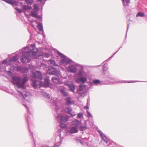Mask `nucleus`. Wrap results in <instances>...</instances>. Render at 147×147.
<instances>
[{
    "label": "nucleus",
    "instance_id": "obj_49",
    "mask_svg": "<svg viewBox=\"0 0 147 147\" xmlns=\"http://www.w3.org/2000/svg\"><path fill=\"white\" fill-rule=\"evenodd\" d=\"M43 0H37V1L38 2H41Z\"/></svg>",
    "mask_w": 147,
    "mask_h": 147
},
{
    "label": "nucleus",
    "instance_id": "obj_47",
    "mask_svg": "<svg viewBox=\"0 0 147 147\" xmlns=\"http://www.w3.org/2000/svg\"><path fill=\"white\" fill-rule=\"evenodd\" d=\"M84 108H85V109H89V107H88V106H87V105L85 106L84 107Z\"/></svg>",
    "mask_w": 147,
    "mask_h": 147
},
{
    "label": "nucleus",
    "instance_id": "obj_6",
    "mask_svg": "<svg viewBox=\"0 0 147 147\" xmlns=\"http://www.w3.org/2000/svg\"><path fill=\"white\" fill-rule=\"evenodd\" d=\"M57 53L62 58L60 62L61 65H63L65 67V66H67V64H70L72 63L73 61L71 59L59 51H57Z\"/></svg>",
    "mask_w": 147,
    "mask_h": 147
},
{
    "label": "nucleus",
    "instance_id": "obj_13",
    "mask_svg": "<svg viewBox=\"0 0 147 147\" xmlns=\"http://www.w3.org/2000/svg\"><path fill=\"white\" fill-rule=\"evenodd\" d=\"M48 73L50 75H54L58 77H60L61 76L60 71L57 70L56 69H53L52 70H50L48 71Z\"/></svg>",
    "mask_w": 147,
    "mask_h": 147
},
{
    "label": "nucleus",
    "instance_id": "obj_21",
    "mask_svg": "<svg viewBox=\"0 0 147 147\" xmlns=\"http://www.w3.org/2000/svg\"><path fill=\"white\" fill-rule=\"evenodd\" d=\"M72 110L71 108L67 107L65 109V111L67 113L70 115L71 116L74 117L75 115V114L74 113H71Z\"/></svg>",
    "mask_w": 147,
    "mask_h": 147
},
{
    "label": "nucleus",
    "instance_id": "obj_56",
    "mask_svg": "<svg viewBox=\"0 0 147 147\" xmlns=\"http://www.w3.org/2000/svg\"><path fill=\"white\" fill-rule=\"evenodd\" d=\"M108 81H109L110 82H111L109 80H108Z\"/></svg>",
    "mask_w": 147,
    "mask_h": 147
},
{
    "label": "nucleus",
    "instance_id": "obj_52",
    "mask_svg": "<svg viewBox=\"0 0 147 147\" xmlns=\"http://www.w3.org/2000/svg\"><path fill=\"white\" fill-rule=\"evenodd\" d=\"M32 133L31 132V134H30V135L31 136L32 135Z\"/></svg>",
    "mask_w": 147,
    "mask_h": 147
},
{
    "label": "nucleus",
    "instance_id": "obj_3",
    "mask_svg": "<svg viewBox=\"0 0 147 147\" xmlns=\"http://www.w3.org/2000/svg\"><path fill=\"white\" fill-rule=\"evenodd\" d=\"M32 78L31 79L32 81L31 85L35 88H39L42 86L43 84V82L40 81H37L36 80L37 78L40 80H42L43 79L41 73L39 71H37L33 73L32 76Z\"/></svg>",
    "mask_w": 147,
    "mask_h": 147
},
{
    "label": "nucleus",
    "instance_id": "obj_37",
    "mask_svg": "<svg viewBox=\"0 0 147 147\" xmlns=\"http://www.w3.org/2000/svg\"><path fill=\"white\" fill-rule=\"evenodd\" d=\"M103 71H107V65L105 64H104V65L103 66Z\"/></svg>",
    "mask_w": 147,
    "mask_h": 147
},
{
    "label": "nucleus",
    "instance_id": "obj_5",
    "mask_svg": "<svg viewBox=\"0 0 147 147\" xmlns=\"http://www.w3.org/2000/svg\"><path fill=\"white\" fill-rule=\"evenodd\" d=\"M78 74L80 76L76 78V81L77 83L79 84L81 82L84 83L87 81V74L83 70H80L78 73Z\"/></svg>",
    "mask_w": 147,
    "mask_h": 147
},
{
    "label": "nucleus",
    "instance_id": "obj_59",
    "mask_svg": "<svg viewBox=\"0 0 147 147\" xmlns=\"http://www.w3.org/2000/svg\"><path fill=\"white\" fill-rule=\"evenodd\" d=\"M88 102H87V104H88Z\"/></svg>",
    "mask_w": 147,
    "mask_h": 147
},
{
    "label": "nucleus",
    "instance_id": "obj_26",
    "mask_svg": "<svg viewBox=\"0 0 147 147\" xmlns=\"http://www.w3.org/2000/svg\"><path fill=\"white\" fill-rule=\"evenodd\" d=\"M16 69L17 70L19 71L20 72H22V71H23V70H25L26 71H27V69L26 68H23V67H17Z\"/></svg>",
    "mask_w": 147,
    "mask_h": 147
},
{
    "label": "nucleus",
    "instance_id": "obj_36",
    "mask_svg": "<svg viewBox=\"0 0 147 147\" xmlns=\"http://www.w3.org/2000/svg\"><path fill=\"white\" fill-rule=\"evenodd\" d=\"M86 112L87 113L88 117H92V115L90 113L89 111L88 110H87Z\"/></svg>",
    "mask_w": 147,
    "mask_h": 147
},
{
    "label": "nucleus",
    "instance_id": "obj_50",
    "mask_svg": "<svg viewBox=\"0 0 147 147\" xmlns=\"http://www.w3.org/2000/svg\"><path fill=\"white\" fill-rule=\"evenodd\" d=\"M135 82L134 81H131V82H127L128 83H131V82Z\"/></svg>",
    "mask_w": 147,
    "mask_h": 147
},
{
    "label": "nucleus",
    "instance_id": "obj_31",
    "mask_svg": "<svg viewBox=\"0 0 147 147\" xmlns=\"http://www.w3.org/2000/svg\"><path fill=\"white\" fill-rule=\"evenodd\" d=\"M52 80L53 82L56 83H59V80L58 78L56 77H53L52 78Z\"/></svg>",
    "mask_w": 147,
    "mask_h": 147
},
{
    "label": "nucleus",
    "instance_id": "obj_29",
    "mask_svg": "<svg viewBox=\"0 0 147 147\" xmlns=\"http://www.w3.org/2000/svg\"><path fill=\"white\" fill-rule=\"evenodd\" d=\"M37 27L39 29V31H43V26L40 23H38V26Z\"/></svg>",
    "mask_w": 147,
    "mask_h": 147
},
{
    "label": "nucleus",
    "instance_id": "obj_41",
    "mask_svg": "<svg viewBox=\"0 0 147 147\" xmlns=\"http://www.w3.org/2000/svg\"><path fill=\"white\" fill-rule=\"evenodd\" d=\"M25 1L28 4L31 3L32 2V0H25Z\"/></svg>",
    "mask_w": 147,
    "mask_h": 147
},
{
    "label": "nucleus",
    "instance_id": "obj_39",
    "mask_svg": "<svg viewBox=\"0 0 147 147\" xmlns=\"http://www.w3.org/2000/svg\"><path fill=\"white\" fill-rule=\"evenodd\" d=\"M77 116L78 118H80L83 117V114L82 113H79L78 114Z\"/></svg>",
    "mask_w": 147,
    "mask_h": 147
},
{
    "label": "nucleus",
    "instance_id": "obj_34",
    "mask_svg": "<svg viewBox=\"0 0 147 147\" xmlns=\"http://www.w3.org/2000/svg\"><path fill=\"white\" fill-rule=\"evenodd\" d=\"M76 142L78 143H79L80 144L82 145H83L84 143L82 141V140L80 139H76Z\"/></svg>",
    "mask_w": 147,
    "mask_h": 147
},
{
    "label": "nucleus",
    "instance_id": "obj_27",
    "mask_svg": "<svg viewBox=\"0 0 147 147\" xmlns=\"http://www.w3.org/2000/svg\"><path fill=\"white\" fill-rule=\"evenodd\" d=\"M18 59V56L17 55L11 58L10 60L11 62H14L17 60Z\"/></svg>",
    "mask_w": 147,
    "mask_h": 147
},
{
    "label": "nucleus",
    "instance_id": "obj_43",
    "mask_svg": "<svg viewBox=\"0 0 147 147\" xmlns=\"http://www.w3.org/2000/svg\"><path fill=\"white\" fill-rule=\"evenodd\" d=\"M40 147H50L48 145H43L42 146H41Z\"/></svg>",
    "mask_w": 147,
    "mask_h": 147
},
{
    "label": "nucleus",
    "instance_id": "obj_57",
    "mask_svg": "<svg viewBox=\"0 0 147 147\" xmlns=\"http://www.w3.org/2000/svg\"><path fill=\"white\" fill-rule=\"evenodd\" d=\"M53 101H54V100H53Z\"/></svg>",
    "mask_w": 147,
    "mask_h": 147
},
{
    "label": "nucleus",
    "instance_id": "obj_40",
    "mask_svg": "<svg viewBox=\"0 0 147 147\" xmlns=\"http://www.w3.org/2000/svg\"><path fill=\"white\" fill-rule=\"evenodd\" d=\"M23 68H26L27 69V71H26L25 70H23V71H22V73H26L28 72V69L27 68V67H23Z\"/></svg>",
    "mask_w": 147,
    "mask_h": 147
},
{
    "label": "nucleus",
    "instance_id": "obj_51",
    "mask_svg": "<svg viewBox=\"0 0 147 147\" xmlns=\"http://www.w3.org/2000/svg\"><path fill=\"white\" fill-rule=\"evenodd\" d=\"M121 83H125V82H125V81H121Z\"/></svg>",
    "mask_w": 147,
    "mask_h": 147
},
{
    "label": "nucleus",
    "instance_id": "obj_33",
    "mask_svg": "<svg viewBox=\"0 0 147 147\" xmlns=\"http://www.w3.org/2000/svg\"><path fill=\"white\" fill-rule=\"evenodd\" d=\"M33 10H36L38 11L39 10V8L38 5L36 4H34V9Z\"/></svg>",
    "mask_w": 147,
    "mask_h": 147
},
{
    "label": "nucleus",
    "instance_id": "obj_32",
    "mask_svg": "<svg viewBox=\"0 0 147 147\" xmlns=\"http://www.w3.org/2000/svg\"><path fill=\"white\" fill-rule=\"evenodd\" d=\"M145 16L144 13H143L142 12H139L137 13V14L136 15V17H138V16H140V17H144Z\"/></svg>",
    "mask_w": 147,
    "mask_h": 147
},
{
    "label": "nucleus",
    "instance_id": "obj_45",
    "mask_svg": "<svg viewBox=\"0 0 147 147\" xmlns=\"http://www.w3.org/2000/svg\"><path fill=\"white\" fill-rule=\"evenodd\" d=\"M67 104H70L73 103L74 102H67Z\"/></svg>",
    "mask_w": 147,
    "mask_h": 147
},
{
    "label": "nucleus",
    "instance_id": "obj_38",
    "mask_svg": "<svg viewBox=\"0 0 147 147\" xmlns=\"http://www.w3.org/2000/svg\"><path fill=\"white\" fill-rule=\"evenodd\" d=\"M15 9L19 13H21L22 12V10L20 9H19L17 8H15Z\"/></svg>",
    "mask_w": 147,
    "mask_h": 147
},
{
    "label": "nucleus",
    "instance_id": "obj_53",
    "mask_svg": "<svg viewBox=\"0 0 147 147\" xmlns=\"http://www.w3.org/2000/svg\"><path fill=\"white\" fill-rule=\"evenodd\" d=\"M28 20L29 21H30V22L31 21V20H30L28 18Z\"/></svg>",
    "mask_w": 147,
    "mask_h": 147
},
{
    "label": "nucleus",
    "instance_id": "obj_11",
    "mask_svg": "<svg viewBox=\"0 0 147 147\" xmlns=\"http://www.w3.org/2000/svg\"><path fill=\"white\" fill-rule=\"evenodd\" d=\"M66 130L67 133L71 134L76 133L78 132L77 128L73 126L69 127L66 128Z\"/></svg>",
    "mask_w": 147,
    "mask_h": 147
},
{
    "label": "nucleus",
    "instance_id": "obj_14",
    "mask_svg": "<svg viewBox=\"0 0 147 147\" xmlns=\"http://www.w3.org/2000/svg\"><path fill=\"white\" fill-rule=\"evenodd\" d=\"M98 131L102 140L104 141L107 144L108 143L109 141V140L108 138L101 130H98Z\"/></svg>",
    "mask_w": 147,
    "mask_h": 147
},
{
    "label": "nucleus",
    "instance_id": "obj_19",
    "mask_svg": "<svg viewBox=\"0 0 147 147\" xmlns=\"http://www.w3.org/2000/svg\"><path fill=\"white\" fill-rule=\"evenodd\" d=\"M86 123V122L85 121L84 122V126L82 125V124L78 128L81 131H85L87 129Z\"/></svg>",
    "mask_w": 147,
    "mask_h": 147
},
{
    "label": "nucleus",
    "instance_id": "obj_18",
    "mask_svg": "<svg viewBox=\"0 0 147 147\" xmlns=\"http://www.w3.org/2000/svg\"><path fill=\"white\" fill-rule=\"evenodd\" d=\"M6 3L11 5L13 6L16 5L18 4V2L16 0H3Z\"/></svg>",
    "mask_w": 147,
    "mask_h": 147
},
{
    "label": "nucleus",
    "instance_id": "obj_16",
    "mask_svg": "<svg viewBox=\"0 0 147 147\" xmlns=\"http://www.w3.org/2000/svg\"><path fill=\"white\" fill-rule=\"evenodd\" d=\"M65 85L68 86L70 90L72 92H74L75 86L73 83L71 81H68L65 83Z\"/></svg>",
    "mask_w": 147,
    "mask_h": 147
},
{
    "label": "nucleus",
    "instance_id": "obj_25",
    "mask_svg": "<svg viewBox=\"0 0 147 147\" xmlns=\"http://www.w3.org/2000/svg\"><path fill=\"white\" fill-rule=\"evenodd\" d=\"M60 92L64 96H67L68 94L67 93L65 92V89L63 88L60 89Z\"/></svg>",
    "mask_w": 147,
    "mask_h": 147
},
{
    "label": "nucleus",
    "instance_id": "obj_12",
    "mask_svg": "<svg viewBox=\"0 0 147 147\" xmlns=\"http://www.w3.org/2000/svg\"><path fill=\"white\" fill-rule=\"evenodd\" d=\"M55 143L54 144V147H59L61 144L62 142V138L60 135L57 136L55 139Z\"/></svg>",
    "mask_w": 147,
    "mask_h": 147
},
{
    "label": "nucleus",
    "instance_id": "obj_54",
    "mask_svg": "<svg viewBox=\"0 0 147 147\" xmlns=\"http://www.w3.org/2000/svg\"><path fill=\"white\" fill-rule=\"evenodd\" d=\"M7 72L9 73H10L11 72H10V71H8Z\"/></svg>",
    "mask_w": 147,
    "mask_h": 147
},
{
    "label": "nucleus",
    "instance_id": "obj_24",
    "mask_svg": "<svg viewBox=\"0 0 147 147\" xmlns=\"http://www.w3.org/2000/svg\"><path fill=\"white\" fill-rule=\"evenodd\" d=\"M22 8L24 10L28 11L30 10L31 9V6H30L26 5H23Z\"/></svg>",
    "mask_w": 147,
    "mask_h": 147
},
{
    "label": "nucleus",
    "instance_id": "obj_15",
    "mask_svg": "<svg viewBox=\"0 0 147 147\" xmlns=\"http://www.w3.org/2000/svg\"><path fill=\"white\" fill-rule=\"evenodd\" d=\"M71 124L73 126L75 127H76L78 128L82 124V123L80 121L77 119H75L72 121Z\"/></svg>",
    "mask_w": 147,
    "mask_h": 147
},
{
    "label": "nucleus",
    "instance_id": "obj_44",
    "mask_svg": "<svg viewBox=\"0 0 147 147\" xmlns=\"http://www.w3.org/2000/svg\"><path fill=\"white\" fill-rule=\"evenodd\" d=\"M118 51H117L116 52H115V53H114V54H113V55L111 57H110L109 59H111V58H112L113 57V56H114V55L115 54H116L118 52Z\"/></svg>",
    "mask_w": 147,
    "mask_h": 147
},
{
    "label": "nucleus",
    "instance_id": "obj_35",
    "mask_svg": "<svg viewBox=\"0 0 147 147\" xmlns=\"http://www.w3.org/2000/svg\"><path fill=\"white\" fill-rule=\"evenodd\" d=\"M33 22H35L36 23H37V20H33L31 22V25L35 29V30H36V29L35 28L34 26V24L33 23Z\"/></svg>",
    "mask_w": 147,
    "mask_h": 147
},
{
    "label": "nucleus",
    "instance_id": "obj_30",
    "mask_svg": "<svg viewBox=\"0 0 147 147\" xmlns=\"http://www.w3.org/2000/svg\"><path fill=\"white\" fill-rule=\"evenodd\" d=\"M49 63L52 65L56 66H57V65L55 63V61L51 59L49 60Z\"/></svg>",
    "mask_w": 147,
    "mask_h": 147
},
{
    "label": "nucleus",
    "instance_id": "obj_48",
    "mask_svg": "<svg viewBox=\"0 0 147 147\" xmlns=\"http://www.w3.org/2000/svg\"><path fill=\"white\" fill-rule=\"evenodd\" d=\"M129 25H128V26H127V31H126V33H127V30H128V28H129Z\"/></svg>",
    "mask_w": 147,
    "mask_h": 147
},
{
    "label": "nucleus",
    "instance_id": "obj_20",
    "mask_svg": "<svg viewBox=\"0 0 147 147\" xmlns=\"http://www.w3.org/2000/svg\"><path fill=\"white\" fill-rule=\"evenodd\" d=\"M25 117L27 123L29 127L30 124L33 121V119L30 117L28 115H25Z\"/></svg>",
    "mask_w": 147,
    "mask_h": 147
},
{
    "label": "nucleus",
    "instance_id": "obj_9",
    "mask_svg": "<svg viewBox=\"0 0 147 147\" xmlns=\"http://www.w3.org/2000/svg\"><path fill=\"white\" fill-rule=\"evenodd\" d=\"M21 104L27 109V112L28 114L30 115H32V113H31L29 109L31 108V102H21Z\"/></svg>",
    "mask_w": 147,
    "mask_h": 147
},
{
    "label": "nucleus",
    "instance_id": "obj_23",
    "mask_svg": "<svg viewBox=\"0 0 147 147\" xmlns=\"http://www.w3.org/2000/svg\"><path fill=\"white\" fill-rule=\"evenodd\" d=\"M44 86L45 87H48L49 85V78H47L45 79Z\"/></svg>",
    "mask_w": 147,
    "mask_h": 147
},
{
    "label": "nucleus",
    "instance_id": "obj_58",
    "mask_svg": "<svg viewBox=\"0 0 147 147\" xmlns=\"http://www.w3.org/2000/svg\"><path fill=\"white\" fill-rule=\"evenodd\" d=\"M29 131H30V129H29Z\"/></svg>",
    "mask_w": 147,
    "mask_h": 147
},
{
    "label": "nucleus",
    "instance_id": "obj_17",
    "mask_svg": "<svg viewBox=\"0 0 147 147\" xmlns=\"http://www.w3.org/2000/svg\"><path fill=\"white\" fill-rule=\"evenodd\" d=\"M38 11L32 9L30 12V15L33 17L36 18L37 19H40L41 17L40 16L38 15Z\"/></svg>",
    "mask_w": 147,
    "mask_h": 147
},
{
    "label": "nucleus",
    "instance_id": "obj_42",
    "mask_svg": "<svg viewBox=\"0 0 147 147\" xmlns=\"http://www.w3.org/2000/svg\"><path fill=\"white\" fill-rule=\"evenodd\" d=\"M45 96H46V97L47 98H50V96L49 94H48L47 93H45Z\"/></svg>",
    "mask_w": 147,
    "mask_h": 147
},
{
    "label": "nucleus",
    "instance_id": "obj_22",
    "mask_svg": "<svg viewBox=\"0 0 147 147\" xmlns=\"http://www.w3.org/2000/svg\"><path fill=\"white\" fill-rule=\"evenodd\" d=\"M93 83L95 84L98 85L100 84V85H102L103 84H108V83H106L105 82H101L99 80H93Z\"/></svg>",
    "mask_w": 147,
    "mask_h": 147
},
{
    "label": "nucleus",
    "instance_id": "obj_46",
    "mask_svg": "<svg viewBox=\"0 0 147 147\" xmlns=\"http://www.w3.org/2000/svg\"><path fill=\"white\" fill-rule=\"evenodd\" d=\"M71 98H68L66 99V101H70Z\"/></svg>",
    "mask_w": 147,
    "mask_h": 147
},
{
    "label": "nucleus",
    "instance_id": "obj_10",
    "mask_svg": "<svg viewBox=\"0 0 147 147\" xmlns=\"http://www.w3.org/2000/svg\"><path fill=\"white\" fill-rule=\"evenodd\" d=\"M10 59H5L2 62V64H0V71H4L5 70V67L3 65H9L11 63Z\"/></svg>",
    "mask_w": 147,
    "mask_h": 147
},
{
    "label": "nucleus",
    "instance_id": "obj_8",
    "mask_svg": "<svg viewBox=\"0 0 147 147\" xmlns=\"http://www.w3.org/2000/svg\"><path fill=\"white\" fill-rule=\"evenodd\" d=\"M86 86L81 85L80 86L79 90H78V93L80 94L82 97H84L87 91Z\"/></svg>",
    "mask_w": 147,
    "mask_h": 147
},
{
    "label": "nucleus",
    "instance_id": "obj_4",
    "mask_svg": "<svg viewBox=\"0 0 147 147\" xmlns=\"http://www.w3.org/2000/svg\"><path fill=\"white\" fill-rule=\"evenodd\" d=\"M12 82L14 84H16L20 88H24V86L28 81L26 76H24L22 79L20 78L15 76L12 78Z\"/></svg>",
    "mask_w": 147,
    "mask_h": 147
},
{
    "label": "nucleus",
    "instance_id": "obj_55",
    "mask_svg": "<svg viewBox=\"0 0 147 147\" xmlns=\"http://www.w3.org/2000/svg\"><path fill=\"white\" fill-rule=\"evenodd\" d=\"M22 3H21V2L20 3V4L21 5H22Z\"/></svg>",
    "mask_w": 147,
    "mask_h": 147
},
{
    "label": "nucleus",
    "instance_id": "obj_2",
    "mask_svg": "<svg viewBox=\"0 0 147 147\" xmlns=\"http://www.w3.org/2000/svg\"><path fill=\"white\" fill-rule=\"evenodd\" d=\"M51 103L53 107L55 108V111L57 115L56 119L60 123V125L61 128H65L67 127L66 122L68 121L69 116H64L60 115L61 112L59 111V107L57 105L58 102H50Z\"/></svg>",
    "mask_w": 147,
    "mask_h": 147
},
{
    "label": "nucleus",
    "instance_id": "obj_1",
    "mask_svg": "<svg viewBox=\"0 0 147 147\" xmlns=\"http://www.w3.org/2000/svg\"><path fill=\"white\" fill-rule=\"evenodd\" d=\"M38 50L34 45H31L30 47H25L19 50L20 53H22V56L20 60L22 63L25 62L26 60L30 57L34 59L36 57V53Z\"/></svg>",
    "mask_w": 147,
    "mask_h": 147
},
{
    "label": "nucleus",
    "instance_id": "obj_7",
    "mask_svg": "<svg viewBox=\"0 0 147 147\" xmlns=\"http://www.w3.org/2000/svg\"><path fill=\"white\" fill-rule=\"evenodd\" d=\"M77 64L74 65H69L65 66V67L68 72L71 73H76L77 70V68L76 67V66H79Z\"/></svg>",
    "mask_w": 147,
    "mask_h": 147
},
{
    "label": "nucleus",
    "instance_id": "obj_28",
    "mask_svg": "<svg viewBox=\"0 0 147 147\" xmlns=\"http://www.w3.org/2000/svg\"><path fill=\"white\" fill-rule=\"evenodd\" d=\"M19 95L21 98H26L27 97L28 95L27 94H25L24 93H22L20 92H19Z\"/></svg>",
    "mask_w": 147,
    "mask_h": 147
}]
</instances>
